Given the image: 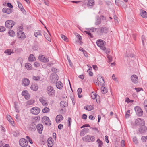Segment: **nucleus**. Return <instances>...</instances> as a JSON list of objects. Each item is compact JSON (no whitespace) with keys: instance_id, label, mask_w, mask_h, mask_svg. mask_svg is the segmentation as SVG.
<instances>
[{"instance_id":"obj_1","label":"nucleus","mask_w":147,"mask_h":147,"mask_svg":"<svg viewBox=\"0 0 147 147\" xmlns=\"http://www.w3.org/2000/svg\"><path fill=\"white\" fill-rule=\"evenodd\" d=\"M47 92L48 95L50 96H54L55 95V91L54 90L53 87L50 86H47Z\"/></svg>"},{"instance_id":"obj_2","label":"nucleus","mask_w":147,"mask_h":147,"mask_svg":"<svg viewBox=\"0 0 147 147\" xmlns=\"http://www.w3.org/2000/svg\"><path fill=\"white\" fill-rule=\"evenodd\" d=\"M134 124L136 126L140 127L144 125L145 122L144 119L140 118H138L135 120Z\"/></svg>"},{"instance_id":"obj_3","label":"nucleus","mask_w":147,"mask_h":147,"mask_svg":"<svg viewBox=\"0 0 147 147\" xmlns=\"http://www.w3.org/2000/svg\"><path fill=\"white\" fill-rule=\"evenodd\" d=\"M134 110L136 115L138 117L142 116L143 114V111L142 109L138 106L135 107Z\"/></svg>"},{"instance_id":"obj_4","label":"nucleus","mask_w":147,"mask_h":147,"mask_svg":"<svg viewBox=\"0 0 147 147\" xmlns=\"http://www.w3.org/2000/svg\"><path fill=\"white\" fill-rule=\"evenodd\" d=\"M58 76L57 74L54 73L51 74L50 78V82L52 83H54L58 80Z\"/></svg>"},{"instance_id":"obj_5","label":"nucleus","mask_w":147,"mask_h":147,"mask_svg":"<svg viewBox=\"0 0 147 147\" xmlns=\"http://www.w3.org/2000/svg\"><path fill=\"white\" fill-rule=\"evenodd\" d=\"M97 45L104 50H106V48L104 46L105 42L102 40L99 39L96 42Z\"/></svg>"},{"instance_id":"obj_6","label":"nucleus","mask_w":147,"mask_h":147,"mask_svg":"<svg viewBox=\"0 0 147 147\" xmlns=\"http://www.w3.org/2000/svg\"><path fill=\"white\" fill-rule=\"evenodd\" d=\"M147 131V127L144 125L140 126L138 129V133L140 134H143Z\"/></svg>"},{"instance_id":"obj_7","label":"nucleus","mask_w":147,"mask_h":147,"mask_svg":"<svg viewBox=\"0 0 147 147\" xmlns=\"http://www.w3.org/2000/svg\"><path fill=\"white\" fill-rule=\"evenodd\" d=\"M15 22L11 20H8L6 21L5 23V26L9 29L12 28L13 26L15 25Z\"/></svg>"},{"instance_id":"obj_8","label":"nucleus","mask_w":147,"mask_h":147,"mask_svg":"<svg viewBox=\"0 0 147 147\" xmlns=\"http://www.w3.org/2000/svg\"><path fill=\"white\" fill-rule=\"evenodd\" d=\"M19 144L22 147H26L28 146V142L24 138L20 139L19 141Z\"/></svg>"},{"instance_id":"obj_9","label":"nucleus","mask_w":147,"mask_h":147,"mask_svg":"<svg viewBox=\"0 0 147 147\" xmlns=\"http://www.w3.org/2000/svg\"><path fill=\"white\" fill-rule=\"evenodd\" d=\"M40 111V109L37 107H35L31 109L30 111L32 114L35 115L38 114Z\"/></svg>"},{"instance_id":"obj_10","label":"nucleus","mask_w":147,"mask_h":147,"mask_svg":"<svg viewBox=\"0 0 147 147\" xmlns=\"http://www.w3.org/2000/svg\"><path fill=\"white\" fill-rule=\"evenodd\" d=\"M17 37L18 38H20L22 40H24L26 38V36L24 33L21 31H19L18 32Z\"/></svg>"},{"instance_id":"obj_11","label":"nucleus","mask_w":147,"mask_h":147,"mask_svg":"<svg viewBox=\"0 0 147 147\" xmlns=\"http://www.w3.org/2000/svg\"><path fill=\"white\" fill-rule=\"evenodd\" d=\"M42 119L43 122L46 125L50 126L51 125V122L48 117L46 116H44Z\"/></svg>"},{"instance_id":"obj_12","label":"nucleus","mask_w":147,"mask_h":147,"mask_svg":"<svg viewBox=\"0 0 147 147\" xmlns=\"http://www.w3.org/2000/svg\"><path fill=\"white\" fill-rule=\"evenodd\" d=\"M97 80L98 82H99L100 85L101 86L104 85L105 82L103 77H102L100 75H98L97 76Z\"/></svg>"},{"instance_id":"obj_13","label":"nucleus","mask_w":147,"mask_h":147,"mask_svg":"<svg viewBox=\"0 0 147 147\" xmlns=\"http://www.w3.org/2000/svg\"><path fill=\"white\" fill-rule=\"evenodd\" d=\"M38 59L42 62L47 63L49 61L48 58H46L43 55H39L38 57Z\"/></svg>"},{"instance_id":"obj_14","label":"nucleus","mask_w":147,"mask_h":147,"mask_svg":"<svg viewBox=\"0 0 147 147\" xmlns=\"http://www.w3.org/2000/svg\"><path fill=\"white\" fill-rule=\"evenodd\" d=\"M38 131L40 134H41L42 132V131L43 129V126L41 124H39L36 126Z\"/></svg>"},{"instance_id":"obj_15","label":"nucleus","mask_w":147,"mask_h":147,"mask_svg":"<svg viewBox=\"0 0 147 147\" xmlns=\"http://www.w3.org/2000/svg\"><path fill=\"white\" fill-rule=\"evenodd\" d=\"M109 30L108 27H101L100 28V32L102 33H107Z\"/></svg>"},{"instance_id":"obj_16","label":"nucleus","mask_w":147,"mask_h":147,"mask_svg":"<svg viewBox=\"0 0 147 147\" xmlns=\"http://www.w3.org/2000/svg\"><path fill=\"white\" fill-rule=\"evenodd\" d=\"M47 142H48L47 145L48 147H52L54 144L53 140L51 138H49Z\"/></svg>"},{"instance_id":"obj_17","label":"nucleus","mask_w":147,"mask_h":147,"mask_svg":"<svg viewBox=\"0 0 147 147\" xmlns=\"http://www.w3.org/2000/svg\"><path fill=\"white\" fill-rule=\"evenodd\" d=\"M140 12L142 17L144 18H147V13L145 10L141 9L140 10Z\"/></svg>"},{"instance_id":"obj_18","label":"nucleus","mask_w":147,"mask_h":147,"mask_svg":"<svg viewBox=\"0 0 147 147\" xmlns=\"http://www.w3.org/2000/svg\"><path fill=\"white\" fill-rule=\"evenodd\" d=\"M30 88L32 90L36 91L38 89V87L37 84L33 83L31 86Z\"/></svg>"},{"instance_id":"obj_19","label":"nucleus","mask_w":147,"mask_h":147,"mask_svg":"<svg viewBox=\"0 0 147 147\" xmlns=\"http://www.w3.org/2000/svg\"><path fill=\"white\" fill-rule=\"evenodd\" d=\"M85 109L88 111H90L94 109V107L91 105H88L84 107Z\"/></svg>"},{"instance_id":"obj_20","label":"nucleus","mask_w":147,"mask_h":147,"mask_svg":"<svg viewBox=\"0 0 147 147\" xmlns=\"http://www.w3.org/2000/svg\"><path fill=\"white\" fill-rule=\"evenodd\" d=\"M131 79L132 82L135 83L137 82L138 80V77L136 75H133L131 77Z\"/></svg>"},{"instance_id":"obj_21","label":"nucleus","mask_w":147,"mask_h":147,"mask_svg":"<svg viewBox=\"0 0 147 147\" xmlns=\"http://www.w3.org/2000/svg\"><path fill=\"white\" fill-rule=\"evenodd\" d=\"M63 119V117L62 115H59L56 116L55 119L56 122H59Z\"/></svg>"},{"instance_id":"obj_22","label":"nucleus","mask_w":147,"mask_h":147,"mask_svg":"<svg viewBox=\"0 0 147 147\" xmlns=\"http://www.w3.org/2000/svg\"><path fill=\"white\" fill-rule=\"evenodd\" d=\"M22 82L24 86H26L29 85L30 82L28 79L24 78Z\"/></svg>"},{"instance_id":"obj_23","label":"nucleus","mask_w":147,"mask_h":147,"mask_svg":"<svg viewBox=\"0 0 147 147\" xmlns=\"http://www.w3.org/2000/svg\"><path fill=\"white\" fill-rule=\"evenodd\" d=\"M88 6L90 8H91L94 4V0H89L87 3Z\"/></svg>"},{"instance_id":"obj_24","label":"nucleus","mask_w":147,"mask_h":147,"mask_svg":"<svg viewBox=\"0 0 147 147\" xmlns=\"http://www.w3.org/2000/svg\"><path fill=\"white\" fill-rule=\"evenodd\" d=\"M60 106L62 108L68 106L67 103L64 101H61L60 102Z\"/></svg>"},{"instance_id":"obj_25","label":"nucleus","mask_w":147,"mask_h":147,"mask_svg":"<svg viewBox=\"0 0 147 147\" xmlns=\"http://www.w3.org/2000/svg\"><path fill=\"white\" fill-rule=\"evenodd\" d=\"M45 98L44 97H42L39 99L40 101L42 102V104L45 106H46L47 104L46 101L44 100Z\"/></svg>"},{"instance_id":"obj_26","label":"nucleus","mask_w":147,"mask_h":147,"mask_svg":"<svg viewBox=\"0 0 147 147\" xmlns=\"http://www.w3.org/2000/svg\"><path fill=\"white\" fill-rule=\"evenodd\" d=\"M28 60L30 62H32L35 60V57L33 54H30L28 58Z\"/></svg>"},{"instance_id":"obj_27","label":"nucleus","mask_w":147,"mask_h":147,"mask_svg":"<svg viewBox=\"0 0 147 147\" xmlns=\"http://www.w3.org/2000/svg\"><path fill=\"white\" fill-rule=\"evenodd\" d=\"M56 86L57 88L61 89H62L63 86V84L60 81L56 83Z\"/></svg>"},{"instance_id":"obj_28","label":"nucleus","mask_w":147,"mask_h":147,"mask_svg":"<svg viewBox=\"0 0 147 147\" xmlns=\"http://www.w3.org/2000/svg\"><path fill=\"white\" fill-rule=\"evenodd\" d=\"M36 124L35 123H33L32 122V124L30 126V128L31 129V130L32 131H34L36 129Z\"/></svg>"},{"instance_id":"obj_29","label":"nucleus","mask_w":147,"mask_h":147,"mask_svg":"<svg viewBox=\"0 0 147 147\" xmlns=\"http://www.w3.org/2000/svg\"><path fill=\"white\" fill-rule=\"evenodd\" d=\"M41 32V30H35V32H34L35 36L36 37H37L38 36H41L42 34Z\"/></svg>"},{"instance_id":"obj_30","label":"nucleus","mask_w":147,"mask_h":147,"mask_svg":"<svg viewBox=\"0 0 147 147\" xmlns=\"http://www.w3.org/2000/svg\"><path fill=\"white\" fill-rule=\"evenodd\" d=\"M25 67L28 70H31L32 69V66L29 63H27L25 64Z\"/></svg>"},{"instance_id":"obj_31","label":"nucleus","mask_w":147,"mask_h":147,"mask_svg":"<svg viewBox=\"0 0 147 147\" xmlns=\"http://www.w3.org/2000/svg\"><path fill=\"white\" fill-rule=\"evenodd\" d=\"M7 118L9 121L13 125V124L14 123V121L11 116L9 115H7Z\"/></svg>"},{"instance_id":"obj_32","label":"nucleus","mask_w":147,"mask_h":147,"mask_svg":"<svg viewBox=\"0 0 147 147\" xmlns=\"http://www.w3.org/2000/svg\"><path fill=\"white\" fill-rule=\"evenodd\" d=\"M115 3L117 6H120L124 3L123 1H120L119 0H115Z\"/></svg>"},{"instance_id":"obj_33","label":"nucleus","mask_w":147,"mask_h":147,"mask_svg":"<svg viewBox=\"0 0 147 147\" xmlns=\"http://www.w3.org/2000/svg\"><path fill=\"white\" fill-rule=\"evenodd\" d=\"M97 95H98L96 94L95 92H92L91 93V97L93 99H96L97 100L96 98L97 97Z\"/></svg>"},{"instance_id":"obj_34","label":"nucleus","mask_w":147,"mask_h":147,"mask_svg":"<svg viewBox=\"0 0 147 147\" xmlns=\"http://www.w3.org/2000/svg\"><path fill=\"white\" fill-rule=\"evenodd\" d=\"M40 117H35L32 119V122L36 123V122L40 120Z\"/></svg>"},{"instance_id":"obj_35","label":"nucleus","mask_w":147,"mask_h":147,"mask_svg":"<svg viewBox=\"0 0 147 147\" xmlns=\"http://www.w3.org/2000/svg\"><path fill=\"white\" fill-rule=\"evenodd\" d=\"M96 20L95 22V24L96 25H98L100 24L101 23V20L100 18L98 16L96 18Z\"/></svg>"},{"instance_id":"obj_36","label":"nucleus","mask_w":147,"mask_h":147,"mask_svg":"<svg viewBox=\"0 0 147 147\" xmlns=\"http://www.w3.org/2000/svg\"><path fill=\"white\" fill-rule=\"evenodd\" d=\"M4 53L8 55H10L12 53H13V52L11 51V49H8L5 51Z\"/></svg>"},{"instance_id":"obj_37","label":"nucleus","mask_w":147,"mask_h":147,"mask_svg":"<svg viewBox=\"0 0 147 147\" xmlns=\"http://www.w3.org/2000/svg\"><path fill=\"white\" fill-rule=\"evenodd\" d=\"M77 92L78 97L80 98H81L82 97V95H80V94H81L82 92V89L80 88H78L77 90Z\"/></svg>"},{"instance_id":"obj_38","label":"nucleus","mask_w":147,"mask_h":147,"mask_svg":"<svg viewBox=\"0 0 147 147\" xmlns=\"http://www.w3.org/2000/svg\"><path fill=\"white\" fill-rule=\"evenodd\" d=\"M98 144V147H102V146L103 145V143L100 139H98L96 141Z\"/></svg>"},{"instance_id":"obj_39","label":"nucleus","mask_w":147,"mask_h":147,"mask_svg":"<svg viewBox=\"0 0 147 147\" xmlns=\"http://www.w3.org/2000/svg\"><path fill=\"white\" fill-rule=\"evenodd\" d=\"M101 90L102 91V94H105L107 92V90L104 86H102L101 87Z\"/></svg>"},{"instance_id":"obj_40","label":"nucleus","mask_w":147,"mask_h":147,"mask_svg":"<svg viewBox=\"0 0 147 147\" xmlns=\"http://www.w3.org/2000/svg\"><path fill=\"white\" fill-rule=\"evenodd\" d=\"M9 35L12 37H13L15 35V34L14 31L11 30H10L8 32Z\"/></svg>"},{"instance_id":"obj_41","label":"nucleus","mask_w":147,"mask_h":147,"mask_svg":"<svg viewBox=\"0 0 147 147\" xmlns=\"http://www.w3.org/2000/svg\"><path fill=\"white\" fill-rule=\"evenodd\" d=\"M49 111L50 109L49 108L45 107L42 109V111L43 113H46L49 112Z\"/></svg>"},{"instance_id":"obj_42","label":"nucleus","mask_w":147,"mask_h":147,"mask_svg":"<svg viewBox=\"0 0 147 147\" xmlns=\"http://www.w3.org/2000/svg\"><path fill=\"white\" fill-rule=\"evenodd\" d=\"M84 32L86 33V34H88L89 36V37L90 38H93V36L92 34L89 32L88 31H85Z\"/></svg>"},{"instance_id":"obj_43","label":"nucleus","mask_w":147,"mask_h":147,"mask_svg":"<svg viewBox=\"0 0 147 147\" xmlns=\"http://www.w3.org/2000/svg\"><path fill=\"white\" fill-rule=\"evenodd\" d=\"M61 36L62 38L64 41L66 42L68 41V39L63 34H61Z\"/></svg>"},{"instance_id":"obj_44","label":"nucleus","mask_w":147,"mask_h":147,"mask_svg":"<svg viewBox=\"0 0 147 147\" xmlns=\"http://www.w3.org/2000/svg\"><path fill=\"white\" fill-rule=\"evenodd\" d=\"M13 9L7 8L6 13L8 14H9L13 11Z\"/></svg>"},{"instance_id":"obj_45","label":"nucleus","mask_w":147,"mask_h":147,"mask_svg":"<svg viewBox=\"0 0 147 147\" xmlns=\"http://www.w3.org/2000/svg\"><path fill=\"white\" fill-rule=\"evenodd\" d=\"M28 91L27 90H25L23 91L22 93V95L23 96H24L28 94Z\"/></svg>"},{"instance_id":"obj_46","label":"nucleus","mask_w":147,"mask_h":147,"mask_svg":"<svg viewBox=\"0 0 147 147\" xmlns=\"http://www.w3.org/2000/svg\"><path fill=\"white\" fill-rule=\"evenodd\" d=\"M35 81H38L40 79V77L39 76H33L32 78Z\"/></svg>"},{"instance_id":"obj_47","label":"nucleus","mask_w":147,"mask_h":147,"mask_svg":"<svg viewBox=\"0 0 147 147\" xmlns=\"http://www.w3.org/2000/svg\"><path fill=\"white\" fill-rule=\"evenodd\" d=\"M121 147H125V141L123 140H122L121 142Z\"/></svg>"},{"instance_id":"obj_48","label":"nucleus","mask_w":147,"mask_h":147,"mask_svg":"<svg viewBox=\"0 0 147 147\" xmlns=\"http://www.w3.org/2000/svg\"><path fill=\"white\" fill-rule=\"evenodd\" d=\"M135 90H136V92H139L141 90L143 91V90L142 88H135L134 89Z\"/></svg>"},{"instance_id":"obj_49","label":"nucleus","mask_w":147,"mask_h":147,"mask_svg":"<svg viewBox=\"0 0 147 147\" xmlns=\"http://www.w3.org/2000/svg\"><path fill=\"white\" fill-rule=\"evenodd\" d=\"M90 141L93 142L94 141L95 137L94 136H90Z\"/></svg>"},{"instance_id":"obj_50","label":"nucleus","mask_w":147,"mask_h":147,"mask_svg":"<svg viewBox=\"0 0 147 147\" xmlns=\"http://www.w3.org/2000/svg\"><path fill=\"white\" fill-rule=\"evenodd\" d=\"M68 127H70L71 122V119L70 117H68Z\"/></svg>"},{"instance_id":"obj_51","label":"nucleus","mask_w":147,"mask_h":147,"mask_svg":"<svg viewBox=\"0 0 147 147\" xmlns=\"http://www.w3.org/2000/svg\"><path fill=\"white\" fill-rule=\"evenodd\" d=\"M133 142L136 144L138 143V141L137 138L136 137H134L133 138Z\"/></svg>"},{"instance_id":"obj_52","label":"nucleus","mask_w":147,"mask_h":147,"mask_svg":"<svg viewBox=\"0 0 147 147\" xmlns=\"http://www.w3.org/2000/svg\"><path fill=\"white\" fill-rule=\"evenodd\" d=\"M141 39L143 44L144 45V41L145 40V37L144 35H142V36Z\"/></svg>"},{"instance_id":"obj_53","label":"nucleus","mask_w":147,"mask_h":147,"mask_svg":"<svg viewBox=\"0 0 147 147\" xmlns=\"http://www.w3.org/2000/svg\"><path fill=\"white\" fill-rule=\"evenodd\" d=\"M7 6L10 8H12L13 7V6L10 3H8L7 4Z\"/></svg>"},{"instance_id":"obj_54","label":"nucleus","mask_w":147,"mask_h":147,"mask_svg":"<svg viewBox=\"0 0 147 147\" xmlns=\"http://www.w3.org/2000/svg\"><path fill=\"white\" fill-rule=\"evenodd\" d=\"M0 32H3L5 30V28L3 26H1L0 27Z\"/></svg>"},{"instance_id":"obj_55","label":"nucleus","mask_w":147,"mask_h":147,"mask_svg":"<svg viewBox=\"0 0 147 147\" xmlns=\"http://www.w3.org/2000/svg\"><path fill=\"white\" fill-rule=\"evenodd\" d=\"M17 3L18 7L20 9H21V8H22L23 7L22 5V4L21 3H20L19 2L17 1Z\"/></svg>"},{"instance_id":"obj_56","label":"nucleus","mask_w":147,"mask_h":147,"mask_svg":"<svg viewBox=\"0 0 147 147\" xmlns=\"http://www.w3.org/2000/svg\"><path fill=\"white\" fill-rule=\"evenodd\" d=\"M107 58H108V60H109V62H111L112 61V57L110 55L107 56Z\"/></svg>"},{"instance_id":"obj_57","label":"nucleus","mask_w":147,"mask_h":147,"mask_svg":"<svg viewBox=\"0 0 147 147\" xmlns=\"http://www.w3.org/2000/svg\"><path fill=\"white\" fill-rule=\"evenodd\" d=\"M82 118L84 119H86L87 118V115L85 114H84L82 115Z\"/></svg>"},{"instance_id":"obj_58","label":"nucleus","mask_w":147,"mask_h":147,"mask_svg":"<svg viewBox=\"0 0 147 147\" xmlns=\"http://www.w3.org/2000/svg\"><path fill=\"white\" fill-rule=\"evenodd\" d=\"M146 137H146L144 136H142L141 138L143 142L146 141L147 139Z\"/></svg>"},{"instance_id":"obj_59","label":"nucleus","mask_w":147,"mask_h":147,"mask_svg":"<svg viewBox=\"0 0 147 147\" xmlns=\"http://www.w3.org/2000/svg\"><path fill=\"white\" fill-rule=\"evenodd\" d=\"M34 65L36 67H38L40 66V64L38 62H36L34 63Z\"/></svg>"},{"instance_id":"obj_60","label":"nucleus","mask_w":147,"mask_h":147,"mask_svg":"<svg viewBox=\"0 0 147 147\" xmlns=\"http://www.w3.org/2000/svg\"><path fill=\"white\" fill-rule=\"evenodd\" d=\"M28 104L29 105H31L33 104L34 103V101L33 100H30V101H29L28 102Z\"/></svg>"},{"instance_id":"obj_61","label":"nucleus","mask_w":147,"mask_h":147,"mask_svg":"<svg viewBox=\"0 0 147 147\" xmlns=\"http://www.w3.org/2000/svg\"><path fill=\"white\" fill-rule=\"evenodd\" d=\"M21 10V11L24 14H26V12L25 10L23 8V7L22 8H21V9H20Z\"/></svg>"},{"instance_id":"obj_62","label":"nucleus","mask_w":147,"mask_h":147,"mask_svg":"<svg viewBox=\"0 0 147 147\" xmlns=\"http://www.w3.org/2000/svg\"><path fill=\"white\" fill-rule=\"evenodd\" d=\"M90 136L89 135H87L86 136V140L87 141H88L89 142H90Z\"/></svg>"},{"instance_id":"obj_63","label":"nucleus","mask_w":147,"mask_h":147,"mask_svg":"<svg viewBox=\"0 0 147 147\" xmlns=\"http://www.w3.org/2000/svg\"><path fill=\"white\" fill-rule=\"evenodd\" d=\"M144 108L147 107V100H145L144 103Z\"/></svg>"},{"instance_id":"obj_64","label":"nucleus","mask_w":147,"mask_h":147,"mask_svg":"<svg viewBox=\"0 0 147 147\" xmlns=\"http://www.w3.org/2000/svg\"><path fill=\"white\" fill-rule=\"evenodd\" d=\"M24 96L25 97V98L27 100L29 99L30 97V96L29 95V94H28H28Z\"/></svg>"}]
</instances>
